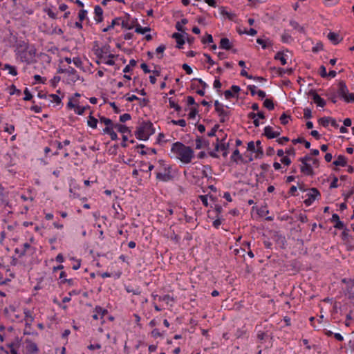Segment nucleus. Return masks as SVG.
<instances>
[{"label":"nucleus","mask_w":354,"mask_h":354,"mask_svg":"<svg viewBox=\"0 0 354 354\" xmlns=\"http://www.w3.org/2000/svg\"><path fill=\"white\" fill-rule=\"evenodd\" d=\"M171 158L185 165L191 163L195 158L194 149L178 141L171 145Z\"/></svg>","instance_id":"nucleus-1"},{"label":"nucleus","mask_w":354,"mask_h":354,"mask_svg":"<svg viewBox=\"0 0 354 354\" xmlns=\"http://www.w3.org/2000/svg\"><path fill=\"white\" fill-rule=\"evenodd\" d=\"M36 52V48L33 46H29L24 42L18 46L16 55L21 62L30 64L35 60Z\"/></svg>","instance_id":"nucleus-2"},{"label":"nucleus","mask_w":354,"mask_h":354,"mask_svg":"<svg viewBox=\"0 0 354 354\" xmlns=\"http://www.w3.org/2000/svg\"><path fill=\"white\" fill-rule=\"evenodd\" d=\"M156 178L162 182H167L172 179L171 167L166 161L159 160L156 166Z\"/></svg>","instance_id":"nucleus-3"},{"label":"nucleus","mask_w":354,"mask_h":354,"mask_svg":"<svg viewBox=\"0 0 354 354\" xmlns=\"http://www.w3.org/2000/svg\"><path fill=\"white\" fill-rule=\"evenodd\" d=\"M154 133L153 124L150 121H143L137 127L135 135L139 140H147Z\"/></svg>","instance_id":"nucleus-4"},{"label":"nucleus","mask_w":354,"mask_h":354,"mask_svg":"<svg viewBox=\"0 0 354 354\" xmlns=\"http://www.w3.org/2000/svg\"><path fill=\"white\" fill-rule=\"evenodd\" d=\"M95 55L97 59L96 60L97 64H104L109 66H113L115 64L114 57L115 55L109 53L108 48L104 47L97 48L95 50Z\"/></svg>","instance_id":"nucleus-5"},{"label":"nucleus","mask_w":354,"mask_h":354,"mask_svg":"<svg viewBox=\"0 0 354 354\" xmlns=\"http://www.w3.org/2000/svg\"><path fill=\"white\" fill-rule=\"evenodd\" d=\"M81 95L78 93H75L73 96L68 98V102L66 104V109L68 110H73L74 113L78 115H84V108L82 106L83 103L80 100Z\"/></svg>","instance_id":"nucleus-6"},{"label":"nucleus","mask_w":354,"mask_h":354,"mask_svg":"<svg viewBox=\"0 0 354 354\" xmlns=\"http://www.w3.org/2000/svg\"><path fill=\"white\" fill-rule=\"evenodd\" d=\"M100 123L104 125V128L102 129V134L109 135L112 140L118 139L115 131V124L111 119L104 116H100Z\"/></svg>","instance_id":"nucleus-7"},{"label":"nucleus","mask_w":354,"mask_h":354,"mask_svg":"<svg viewBox=\"0 0 354 354\" xmlns=\"http://www.w3.org/2000/svg\"><path fill=\"white\" fill-rule=\"evenodd\" d=\"M228 145L225 142V137L222 138L221 140L218 138L215 144L214 151L210 153L212 157H218L216 152H221L224 157L228 154Z\"/></svg>","instance_id":"nucleus-8"},{"label":"nucleus","mask_w":354,"mask_h":354,"mask_svg":"<svg viewBox=\"0 0 354 354\" xmlns=\"http://www.w3.org/2000/svg\"><path fill=\"white\" fill-rule=\"evenodd\" d=\"M319 196L320 192L318 191V189L316 188H312L305 195L304 203L306 206H310Z\"/></svg>","instance_id":"nucleus-9"},{"label":"nucleus","mask_w":354,"mask_h":354,"mask_svg":"<svg viewBox=\"0 0 354 354\" xmlns=\"http://www.w3.org/2000/svg\"><path fill=\"white\" fill-rule=\"evenodd\" d=\"M62 72L65 73V75H66V82L68 84L75 83L80 78V76H79L77 72L76 71V70H75L72 67H69L67 69L62 70Z\"/></svg>","instance_id":"nucleus-10"},{"label":"nucleus","mask_w":354,"mask_h":354,"mask_svg":"<svg viewBox=\"0 0 354 354\" xmlns=\"http://www.w3.org/2000/svg\"><path fill=\"white\" fill-rule=\"evenodd\" d=\"M215 111L217 112L220 121L221 122H224L226 118L228 117V111L227 109L224 106L223 104L218 102V101H215L214 102Z\"/></svg>","instance_id":"nucleus-11"},{"label":"nucleus","mask_w":354,"mask_h":354,"mask_svg":"<svg viewBox=\"0 0 354 354\" xmlns=\"http://www.w3.org/2000/svg\"><path fill=\"white\" fill-rule=\"evenodd\" d=\"M0 206L11 207L9 202L8 192L6 191L1 185H0Z\"/></svg>","instance_id":"nucleus-12"},{"label":"nucleus","mask_w":354,"mask_h":354,"mask_svg":"<svg viewBox=\"0 0 354 354\" xmlns=\"http://www.w3.org/2000/svg\"><path fill=\"white\" fill-rule=\"evenodd\" d=\"M318 123L319 125H322L324 127H328L329 124H330L335 128H337L339 127L335 119H334L331 117L320 118L318 120Z\"/></svg>","instance_id":"nucleus-13"},{"label":"nucleus","mask_w":354,"mask_h":354,"mask_svg":"<svg viewBox=\"0 0 354 354\" xmlns=\"http://www.w3.org/2000/svg\"><path fill=\"white\" fill-rule=\"evenodd\" d=\"M121 26L123 28L131 30L134 27L133 21L131 20L130 16L126 14L124 17H120Z\"/></svg>","instance_id":"nucleus-14"},{"label":"nucleus","mask_w":354,"mask_h":354,"mask_svg":"<svg viewBox=\"0 0 354 354\" xmlns=\"http://www.w3.org/2000/svg\"><path fill=\"white\" fill-rule=\"evenodd\" d=\"M100 122V119L98 120L93 115V111H91L89 115L87 118L86 124L88 127L92 129H96L97 127V124Z\"/></svg>","instance_id":"nucleus-15"},{"label":"nucleus","mask_w":354,"mask_h":354,"mask_svg":"<svg viewBox=\"0 0 354 354\" xmlns=\"http://www.w3.org/2000/svg\"><path fill=\"white\" fill-rule=\"evenodd\" d=\"M240 90L241 88L239 86L233 85L231 86L230 89L226 90L224 92V95L226 99H230L237 95L239 93Z\"/></svg>","instance_id":"nucleus-16"},{"label":"nucleus","mask_w":354,"mask_h":354,"mask_svg":"<svg viewBox=\"0 0 354 354\" xmlns=\"http://www.w3.org/2000/svg\"><path fill=\"white\" fill-rule=\"evenodd\" d=\"M264 135L268 139H272L277 138L280 135V132L274 131L273 128L270 126H267L264 128Z\"/></svg>","instance_id":"nucleus-17"},{"label":"nucleus","mask_w":354,"mask_h":354,"mask_svg":"<svg viewBox=\"0 0 354 354\" xmlns=\"http://www.w3.org/2000/svg\"><path fill=\"white\" fill-rule=\"evenodd\" d=\"M301 172L306 176H313L314 171L312 166L308 162L301 163Z\"/></svg>","instance_id":"nucleus-18"},{"label":"nucleus","mask_w":354,"mask_h":354,"mask_svg":"<svg viewBox=\"0 0 354 354\" xmlns=\"http://www.w3.org/2000/svg\"><path fill=\"white\" fill-rule=\"evenodd\" d=\"M107 313V310L104 309L100 306H95L94 309V314L93 315V318L95 320L98 319H103L104 316Z\"/></svg>","instance_id":"nucleus-19"},{"label":"nucleus","mask_w":354,"mask_h":354,"mask_svg":"<svg viewBox=\"0 0 354 354\" xmlns=\"http://www.w3.org/2000/svg\"><path fill=\"white\" fill-rule=\"evenodd\" d=\"M24 321L26 328H30L33 321H34V317L32 316V312L28 309L24 310Z\"/></svg>","instance_id":"nucleus-20"},{"label":"nucleus","mask_w":354,"mask_h":354,"mask_svg":"<svg viewBox=\"0 0 354 354\" xmlns=\"http://www.w3.org/2000/svg\"><path fill=\"white\" fill-rule=\"evenodd\" d=\"M41 97H44L50 102L55 104V105H59L62 104V99L56 94H49L45 95L44 96H41Z\"/></svg>","instance_id":"nucleus-21"},{"label":"nucleus","mask_w":354,"mask_h":354,"mask_svg":"<svg viewBox=\"0 0 354 354\" xmlns=\"http://www.w3.org/2000/svg\"><path fill=\"white\" fill-rule=\"evenodd\" d=\"M94 19L97 23H100L103 19V10L100 6H95L94 8Z\"/></svg>","instance_id":"nucleus-22"},{"label":"nucleus","mask_w":354,"mask_h":354,"mask_svg":"<svg viewBox=\"0 0 354 354\" xmlns=\"http://www.w3.org/2000/svg\"><path fill=\"white\" fill-rule=\"evenodd\" d=\"M26 349L29 354H35L38 352L39 349L35 343L26 340Z\"/></svg>","instance_id":"nucleus-23"},{"label":"nucleus","mask_w":354,"mask_h":354,"mask_svg":"<svg viewBox=\"0 0 354 354\" xmlns=\"http://www.w3.org/2000/svg\"><path fill=\"white\" fill-rule=\"evenodd\" d=\"M313 100L318 106L324 107L326 105V101L324 99L320 97L316 92L312 93Z\"/></svg>","instance_id":"nucleus-24"},{"label":"nucleus","mask_w":354,"mask_h":354,"mask_svg":"<svg viewBox=\"0 0 354 354\" xmlns=\"http://www.w3.org/2000/svg\"><path fill=\"white\" fill-rule=\"evenodd\" d=\"M198 82L202 86V88L198 89L196 91V93L201 96L205 95V89L207 87L206 83L205 82H203L201 79L194 78L192 80V85H194L195 82Z\"/></svg>","instance_id":"nucleus-25"},{"label":"nucleus","mask_w":354,"mask_h":354,"mask_svg":"<svg viewBox=\"0 0 354 354\" xmlns=\"http://www.w3.org/2000/svg\"><path fill=\"white\" fill-rule=\"evenodd\" d=\"M115 130L121 133L122 136L131 134V130L127 126L122 124L116 123Z\"/></svg>","instance_id":"nucleus-26"},{"label":"nucleus","mask_w":354,"mask_h":354,"mask_svg":"<svg viewBox=\"0 0 354 354\" xmlns=\"http://www.w3.org/2000/svg\"><path fill=\"white\" fill-rule=\"evenodd\" d=\"M275 60L280 61L281 65L284 66L287 64V55H286L283 52H277L274 57Z\"/></svg>","instance_id":"nucleus-27"},{"label":"nucleus","mask_w":354,"mask_h":354,"mask_svg":"<svg viewBox=\"0 0 354 354\" xmlns=\"http://www.w3.org/2000/svg\"><path fill=\"white\" fill-rule=\"evenodd\" d=\"M331 221L335 223L334 225L335 228L341 230L344 227V223L339 220L338 214H333L332 215Z\"/></svg>","instance_id":"nucleus-28"},{"label":"nucleus","mask_w":354,"mask_h":354,"mask_svg":"<svg viewBox=\"0 0 354 354\" xmlns=\"http://www.w3.org/2000/svg\"><path fill=\"white\" fill-rule=\"evenodd\" d=\"M328 39L334 44H337L340 42L341 38L339 35L334 32H330L328 35Z\"/></svg>","instance_id":"nucleus-29"},{"label":"nucleus","mask_w":354,"mask_h":354,"mask_svg":"<svg viewBox=\"0 0 354 354\" xmlns=\"http://www.w3.org/2000/svg\"><path fill=\"white\" fill-rule=\"evenodd\" d=\"M335 166L345 167L347 164L346 158L343 155H339L337 159L333 162Z\"/></svg>","instance_id":"nucleus-30"},{"label":"nucleus","mask_w":354,"mask_h":354,"mask_svg":"<svg viewBox=\"0 0 354 354\" xmlns=\"http://www.w3.org/2000/svg\"><path fill=\"white\" fill-rule=\"evenodd\" d=\"M172 37L176 39L177 43V47L180 48L182 46L185 44V41L183 37L180 33L175 32L173 34Z\"/></svg>","instance_id":"nucleus-31"},{"label":"nucleus","mask_w":354,"mask_h":354,"mask_svg":"<svg viewBox=\"0 0 354 354\" xmlns=\"http://www.w3.org/2000/svg\"><path fill=\"white\" fill-rule=\"evenodd\" d=\"M220 48L225 50H230L232 48V44L229 39L224 37L220 41Z\"/></svg>","instance_id":"nucleus-32"},{"label":"nucleus","mask_w":354,"mask_h":354,"mask_svg":"<svg viewBox=\"0 0 354 354\" xmlns=\"http://www.w3.org/2000/svg\"><path fill=\"white\" fill-rule=\"evenodd\" d=\"M257 43L261 45L263 49H266L272 46V42L269 39H263L261 38H258L257 39Z\"/></svg>","instance_id":"nucleus-33"},{"label":"nucleus","mask_w":354,"mask_h":354,"mask_svg":"<svg viewBox=\"0 0 354 354\" xmlns=\"http://www.w3.org/2000/svg\"><path fill=\"white\" fill-rule=\"evenodd\" d=\"M135 32L138 34H145L147 32L151 31V28L149 26L142 27L140 24L134 25Z\"/></svg>","instance_id":"nucleus-34"},{"label":"nucleus","mask_w":354,"mask_h":354,"mask_svg":"<svg viewBox=\"0 0 354 354\" xmlns=\"http://www.w3.org/2000/svg\"><path fill=\"white\" fill-rule=\"evenodd\" d=\"M124 288L127 292L132 293L133 295H139L141 293V290L139 287L133 288V286L128 285V286H125Z\"/></svg>","instance_id":"nucleus-35"},{"label":"nucleus","mask_w":354,"mask_h":354,"mask_svg":"<svg viewBox=\"0 0 354 354\" xmlns=\"http://www.w3.org/2000/svg\"><path fill=\"white\" fill-rule=\"evenodd\" d=\"M347 93H348L347 86L344 83L341 82L339 84V94L342 98L344 99L346 97Z\"/></svg>","instance_id":"nucleus-36"},{"label":"nucleus","mask_w":354,"mask_h":354,"mask_svg":"<svg viewBox=\"0 0 354 354\" xmlns=\"http://www.w3.org/2000/svg\"><path fill=\"white\" fill-rule=\"evenodd\" d=\"M281 41L283 43L290 44L293 41V39L291 37V35L286 31L283 32V33L281 35Z\"/></svg>","instance_id":"nucleus-37"},{"label":"nucleus","mask_w":354,"mask_h":354,"mask_svg":"<svg viewBox=\"0 0 354 354\" xmlns=\"http://www.w3.org/2000/svg\"><path fill=\"white\" fill-rule=\"evenodd\" d=\"M121 25V19L120 17L115 18L112 20L111 24L107 28H104L103 30L104 32H106L111 28H113L115 26H120Z\"/></svg>","instance_id":"nucleus-38"},{"label":"nucleus","mask_w":354,"mask_h":354,"mask_svg":"<svg viewBox=\"0 0 354 354\" xmlns=\"http://www.w3.org/2000/svg\"><path fill=\"white\" fill-rule=\"evenodd\" d=\"M290 25L292 26V28L298 32H303L304 31V29L302 26H301L299 23L295 20H291L290 21Z\"/></svg>","instance_id":"nucleus-39"},{"label":"nucleus","mask_w":354,"mask_h":354,"mask_svg":"<svg viewBox=\"0 0 354 354\" xmlns=\"http://www.w3.org/2000/svg\"><path fill=\"white\" fill-rule=\"evenodd\" d=\"M188 22L187 19H182L180 21H178L176 24V28L180 32L183 31V26Z\"/></svg>","instance_id":"nucleus-40"},{"label":"nucleus","mask_w":354,"mask_h":354,"mask_svg":"<svg viewBox=\"0 0 354 354\" xmlns=\"http://www.w3.org/2000/svg\"><path fill=\"white\" fill-rule=\"evenodd\" d=\"M301 163L308 162L312 161L313 164L318 165V160L317 159L312 158L310 156H306L300 158Z\"/></svg>","instance_id":"nucleus-41"},{"label":"nucleus","mask_w":354,"mask_h":354,"mask_svg":"<svg viewBox=\"0 0 354 354\" xmlns=\"http://www.w3.org/2000/svg\"><path fill=\"white\" fill-rule=\"evenodd\" d=\"M347 294L349 297H354V281H351L348 286Z\"/></svg>","instance_id":"nucleus-42"},{"label":"nucleus","mask_w":354,"mask_h":354,"mask_svg":"<svg viewBox=\"0 0 354 354\" xmlns=\"http://www.w3.org/2000/svg\"><path fill=\"white\" fill-rule=\"evenodd\" d=\"M8 91H9L10 95H21V91L19 89L17 88V87L14 84H12L8 88Z\"/></svg>","instance_id":"nucleus-43"},{"label":"nucleus","mask_w":354,"mask_h":354,"mask_svg":"<svg viewBox=\"0 0 354 354\" xmlns=\"http://www.w3.org/2000/svg\"><path fill=\"white\" fill-rule=\"evenodd\" d=\"M263 106L268 110H272L274 108L273 101L271 99H266L263 102Z\"/></svg>","instance_id":"nucleus-44"},{"label":"nucleus","mask_w":354,"mask_h":354,"mask_svg":"<svg viewBox=\"0 0 354 354\" xmlns=\"http://www.w3.org/2000/svg\"><path fill=\"white\" fill-rule=\"evenodd\" d=\"M4 68L8 70V73L13 76L17 75V69L13 66H11L10 64H5Z\"/></svg>","instance_id":"nucleus-45"},{"label":"nucleus","mask_w":354,"mask_h":354,"mask_svg":"<svg viewBox=\"0 0 354 354\" xmlns=\"http://www.w3.org/2000/svg\"><path fill=\"white\" fill-rule=\"evenodd\" d=\"M169 104L171 108L174 109L178 112L180 111L181 107L172 98L169 99Z\"/></svg>","instance_id":"nucleus-46"},{"label":"nucleus","mask_w":354,"mask_h":354,"mask_svg":"<svg viewBox=\"0 0 354 354\" xmlns=\"http://www.w3.org/2000/svg\"><path fill=\"white\" fill-rule=\"evenodd\" d=\"M87 19V11L84 9H81L78 12V19L80 21H84Z\"/></svg>","instance_id":"nucleus-47"},{"label":"nucleus","mask_w":354,"mask_h":354,"mask_svg":"<svg viewBox=\"0 0 354 354\" xmlns=\"http://www.w3.org/2000/svg\"><path fill=\"white\" fill-rule=\"evenodd\" d=\"M44 11L50 18L53 19L57 18V13L54 12L51 8H46Z\"/></svg>","instance_id":"nucleus-48"},{"label":"nucleus","mask_w":354,"mask_h":354,"mask_svg":"<svg viewBox=\"0 0 354 354\" xmlns=\"http://www.w3.org/2000/svg\"><path fill=\"white\" fill-rule=\"evenodd\" d=\"M71 260L73 261V263L72 266L73 269L75 270H78L81 266V260L75 259L74 257L71 258Z\"/></svg>","instance_id":"nucleus-49"},{"label":"nucleus","mask_w":354,"mask_h":354,"mask_svg":"<svg viewBox=\"0 0 354 354\" xmlns=\"http://www.w3.org/2000/svg\"><path fill=\"white\" fill-rule=\"evenodd\" d=\"M279 120H280L281 123L282 124L285 125V124H287L288 123L289 120H290V116L286 115V113H283L280 116Z\"/></svg>","instance_id":"nucleus-50"},{"label":"nucleus","mask_w":354,"mask_h":354,"mask_svg":"<svg viewBox=\"0 0 354 354\" xmlns=\"http://www.w3.org/2000/svg\"><path fill=\"white\" fill-rule=\"evenodd\" d=\"M232 160L237 162L239 160H241L242 157L241 155L239 153V151L238 149H235L231 157Z\"/></svg>","instance_id":"nucleus-51"},{"label":"nucleus","mask_w":354,"mask_h":354,"mask_svg":"<svg viewBox=\"0 0 354 354\" xmlns=\"http://www.w3.org/2000/svg\"><path fill=\"white\" fill-rule=\"evenodd\" d=\"M158 300L166 301L168 304L169 301H174V299L172 297H171L169 295H165L163 296H159Z\"/></svg>","instance_id":"nucleus-52"},{"label":"nucleus","mask_w":354,"mask_h":354,"mask_svg":"<svg viewBox=\"0 0 354 354\" xmlns=\"http://www.w3.org/2000/svg\"><path fill=\"white\" fill-rule=\"evenodd\" d=\"M171 123L175 125H178L181 127H185L187 124L186 121L184 119H180L178 120H172Z\"/></svg>","instance_id":"nucleus-53"},{"label":"nucleus","mask_w":354,"mask_h":354,"mask_svg":"<svg viewBox=\"0 0 354 354\" xmlns=\"http://www.w3.org/2000/svg\"><path fill=\"white\" fill-rule=\"evenodd\" d=\"M339 0H323V3L326 6H334L339 3Z\"/></svg>","instance_id":"nucleus-54"},{"label":"nucleus","mask_w":354,"mask_h":354,"mask_svg":"<svg viewBox=\"0 0 354 354\" xmlns=\"http://www.w3.org/2000/svg\"><path fill=\"white\" fill-rule=\"evenodd\" d=\"M3 131L9 134H12L15 131V127L12 124H6Z\"/></svg>","instance_id":"nucleus-55"},{"label":"nucleus","mask_w":354,"mask_h":354,"mask_svg":"<svg viewBox=\"0 0 354 354\" xmlns=\"http://www.w3.org/2000/svg\"><path fill=\"white\" fill-rule=\"evenodd\" d=\"M198 198L201 200V201L202 202L203 205L205 207H208L209 203H208V196L207 195H200V196H198Z\"/></svg>","instance_id":"nucleus-56"},{"label":"nucleus","mask_w":354,"mask_h":354,"mask_svg":"<svg viewBox=\"0 0 354 354\" xmlns=\"http://www.w3.org/2000/svg\"><path fill=\"white\" fill-rule=\"evenodd\" d=\"M151 334V336L154 338L160 337L163 336V333H161L158 328H154L153 330H152Z\"/></svg>","instance_id":"nucleus-57"},{"label":"nucleus","mask_w":354,"mask_h":354,"mask_svg":"<svg viewBox=\"0 0 354 354\" xmlns=\"http://www.w3.org/2000/svg\"><path fill=\"white\" fill-rule=\"evenodd\" d=\"M205 142L201 139V138H198L196 140V148L199 149H201L203 148V147H205Z\"/></svg>","instance_id":"nucleus-58"},{"label":"nucleus","mask_w":354,"mask_h":354,"mask_svg":"<svg viewBox=\"0 0 354 354\" xmlns=\"http://www.w3.org/2000/svg\"><path fill=\"white\" fill-rule=\"evenodd\" d=\"M32 98V95L30 92L28 88H26L24 90V100L25 101H29Z\"/></svg>","instance_id":"nucleus-59"},{"label":"nucleus","mask_w":354,"mask_h":354,"mask_svg":"<svg viewBox=\"0 0 354 354\" xmlns=\"http://www.w3.org/2000/svg\"><path fill=\"white\" fill-rule=\"evenodd\" d=\"M70 197L72 198H76L80 196V194L76 192V187H70Z\"/></svg>","instance_id":"nucleus-60"},{"label":"nucleus","mask_w":354,"mask_h":354,"mask_svg":"<svg viewBox=\"0 0 354 354\" xmlns=\"http://www.w3.org/2000/svg\"><path fill=\"white\" fill-rule=\"evenodd\" d=\"M72 62L76 67L81 68L82 66V62L78 57H73Z\"/></svg>","instance_id":"nucleus-61"},{"label":"nucleus","mask_w":354,"mask_h":354,"mask_svg":"<svg viewBox=\"0 0 354 354\" xmlns=\"http://www.w3.org/2000/svg\"><path fill=\"white\" fill-rule=\"evenodd\" d=\"M165 46L164 45H160L156 49V52L158 55H160L158 57L159 58H162V54H163V52L165 51Z\"/></svg>","instance_id":"nucleus-62"},{"label":"nucleus","mask_w":354,"mask_h":354,"mask_svg":"<svg viewBox=\"0 0 354 354\" xmlns=\"http://www.w3.org/2000/svg\"><path fill=\"white\" fill-rule=\"evenodd\" d=\"M248 89L250 91L252 95H257V91L259 90L258 87L255 85H249Z\"/></svg>","instance_id":"nucleus-63"},{"label":"nucleus","mask_w":354,"mask_h":354,"mask_svg":"<svg viewBox=\"0 0 354 354\" xmlns=\"http://www.w3.org/2000/svg\"><path fill=\"white\" fill-rule=\"evenodd\" d=\"M346 102H354V93H347L346 97L344 98Z\"/></svg>","instance_id":"nucleus-64"}]
</instances>
